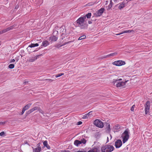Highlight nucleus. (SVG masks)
<instances>
[{
    "mask_svg": "<svg viewBox=\"0 0 152 152\" xmlns=\"http://www.w3.org/2000/svg\"><path fill=\"white\" fill-rule=\"evenodd\" d=\"M76 25L82 29H84L87 27L88 25L87 20H85V17H81L78 18L75 22Z\"/></svg>",
    "mask_w": 152,
    "mask_h": 152,
    "instance_id": "obj_1",
    "label": "nucleus"
},
{
    "mask_svg": "<svg viewBox=\"0 0 152 152\" xmlns=\"http://www.w3.org/2000/svg\"><path fill=\"white\" fill-rule=\"evenodd\" d=\"M122 79H114L113 80V83L114 84H116L117 87L123 88L125 87L126 83L128 81H125V82L121 81Z\"/></svg>",
    "mask_w": 152,
    "mask_h": 152,
    "instance_id": "obj_2",
    "label": "nucleus"
},
{
    "mask_svg": "<svg viewBox=\"0 0 152 152\" xmlns=\"http://www.w3.org/2000/svg\"><path fill=\"white\" fill-rule=\"evenodd\" d=\"M129 130L128 129H126L122 134V137L123 143H125L129 139Z\"/></svg>",
    "mask_w": 152,
    "mask_h": 152,
    "instance_id": "obj_3",
    "label": "nucleus"
},
{
    "mask_svg": "<svg viewBox=\"0 0 152 152\" xmlns=\"http://www.w3.org/2000/svg\"><path fill=\"white\" fill-rule=\"evenodd\" d=\"M114 149V147L111 145H106L102 147L101 152H111Z\"/></svg>",
    "mask_w": 152,
    "mask_h": 152,
    "instance_id": "obj_4",
    "label": "nucleus"
},
{
    "mask_svg": "<svg viewBox=\"0 0 152 152\" xmlns=\"http://www.w3.org/2000/svg\"><path fill=\"white\" fill-rule=\"evenodd\" d=\"M94 124L97 127L102 128L104 126L103 123L100 120L97 119L94 121Z\"/></svg>",
    "mask_w": 152,
    "mask_h": 152,
    "instance_id": "obj_5",
    "label": "nucleus"
},
{
    "mask_svg": "<svg viewBox=\"0 0 152 152\" xmlns=\"http://www.w3.org/2000/svg\"><path fill=\"white\" fill-rule=\"evenodd\" d=\"M145 114H147L149 112L150 108V102L149 101H147L144 105Z\"/></svg>",
    "mask_w": 152,
    "mask_h": 152,
    "instance_id": "obj_6",
    "label": "nucleus"
},
{
    "mask_svg": "<svg viewBox=\"0 0 152 152\" xmlns=\"http://www.w3.org/2000/svg\"><path fill=\"white\" fill-rule=\"evenodd\" d=\"M104 10V8H101L98 11L94 13L95 15L97 17L100 16L103 14Z\"/></svg>",
    "mask_w": 152,
    "mask_h": 152,
    "instance_id": "obj_7",
    "label": "nucleus"
},
{
    "mask_svg": "<svg viewBox=\"0 0 152 152\" xmlns=\"http://www.w3.org/2000/svg\"><path fill=\"white\" fill-rule=\"evenodd\" d=\"M125 64L124 61L121 60H118L114 61L113 63V65L117 66H121L124 65Z\"/></svg>",
    "mask_w": 152,
    "mask_h": 152,
    "instance_id": "obj_8",
    "label": "nucleus"
},
{
    "mask_svg": "<svg viewBox=\"0 0 152 152\" xmlns=\"http://www.w3.org/2000/svg\"><path fill=\"white\" fill-rule=\"evenodd\" d=\"M122 145V142L120 140H118L115 142V146L116 148H120Z\"/></svg>",
    "mask_w": 152,
    "mask_h": 152,
    "instance_id": "obj_9",
    "label": "nucleus"
},
{
    "mask_svg": "<svg viewBox=\"0 0 152 152\" xmlns=\"http://www.w3.org/2000/svg\"><path fill=\"white\" fill-rule=\"evenodd\" d=\"M13 26H11L10 27H9L6 28H5L2 30L0 31V34H2L4 33L7 32L11 30H12L13 28Z\"/></svg>",
    "mask_w": 152,
    "mask_h": 152,
    "instance_id": "obj_10",
    "label": "nucleus"
},
{
    "mask_svg": "<svg viewBox=\"0 0 152 152\" xmlns=\"http://www.w3.org/2000/svg\"><path fill=\"white\" fill-rule=\"evenodd\" d=\"M87 152H99V148L98 146H94Z\"/></svg>",
    "mask_w": 152,
    "mask_h": 152,
    "instance_id": "obj_11",
    "label": "nucleus"
},
{
    "mask_svg": "<svg viewBox=\"0 0 152 152\" xmlns=\"http://www.w3.org/2000/svg\"><path fill=\"white\" fill-rule=\"evenodd\" d=\"M58 36L53 35L49 37V40L51 42L56 41L58 39Z\"/></svg>",
    "mask_w": 152,
    "mask_h": 152,
    "instance_id": "obj_12",
    "label": "nucleus"
},
{
    "mask_svg": "<svg viewBox=\"0 0 152 152\" xmlns=\"http://www.w3.org/2000/svg\"><path fill=\"white\" fill-rule=\"evenodd\" d=\"M38 108H39V107H34V108H33L31 109L30 110H29L28 111V113L30 114V113H31L32 112H33L35 110H38Z\"/></svg>",
    "mask_w": 152,
    "mask_h": 152,
    "instance_id": "obj_13",
    "label": "nucleus"
},
{
    "mask_svg": "<svg viewBox=\"0 0 152 152\" xmlns=\"http://www.w3.org/2000/svg\"><path fill=\"white\" fill-rule=\"evenodd\" d=\"M43 144L44 147H45L48 149H50V147L48 144L47 141L45 140L43 142Z\"/></svg>",
    "mask_w": 152,
    "mask_h": 152,
    "instance_id": "obj_14",
    "label": "nucleus"
},
{
    "mask_svg": "<svg viewBox=\"0 0 152 152\" xmlns=\"http://www.w3.org/2000/svg\"><path fill=\"white\" fill-rule=\"evenodd\" d=\"M49 43L48 41L45 40L42 42V46L45 47L48 46L49 45Z\"/></svg>",
    "mask_w": 152,
    "mask_h": 152,
    "instance_id": "obj_15",
    "label": "nucleus"
},
{
    "mask_svg": "<svg viewBox=\"0 0 152 152\" xmlns=\"http://www.w3.org/2000/svg\"><path fill=\"white\" fill-rule=\"evenodd\" d=\"M118 54V53L114 52V53H111L110 54L107 55L105 57H113L114 56Z\"/></svg>",
    "mask_w": 152,
    "mask_h": 152,
    "instance_id": "obj_16",
    "label": "nucleus"
},
{
    "mask_svg": "<svg viewBox=\"0 0 152 152\" xmlns=\"http://www.w3.org/2000/svg\"><path fill=\"white\" fill-rule=\"evenodd\" d=\"M33 149V152H40L41 151V148H34L33 147H32Z\"/></svg>",
    "mask_w": 152,
    "mask_h": 152,
    "instance_id": "obj_17",
    "label": "nucleus"
},
{
    "mask_svg": "<svg viewBox=\"0 0 152 152\" xmlns=\"http://www.w3.org/2000/svg\"><path fill=\"white\" fill-rule=\"evenodd\" d=\"M37 59V56L31 57L29 58V61L30 62H33L36 60Z\"/></svg>",
    "mask_w": 152,
    "mask_h": 152,
    "instance_id": "obj_18",
    "label": "nucleus"
},
{
    "mask_svg": "<svg viewBox=\"0 0 152 152\" xmlns=\"http://www.w3.org/2000/svg\"><path fill=\"white\" fill-rule=\"evenodd\" d=\"M81 144V142L80 141L77 140H75L74 142V145L77 146H78V145Z\"/></svg>",
    "mask_w": 152,
    "mask_h": 152,
    "instance_id": "obj_19",
    "label": "nucleus"
},
{
    "mask_svg": "<svg viewBox=\"0 0 152 152\" xmlns=\"http://www.w3.org/2000/svg\"><path fill=\"white\" fill-rule=\"evenodd\" d=\"M91 13H88V14H86L84 16H83V17H85V20H86V18H89L91 17Z\"/></svg>",
    "mask_w": 152,
    "mask_h": 152,
    "instance_id": "obj_20",
    "label": "nucleus"
},
{
    "mask_svg": "<svg viewBox=\"0 0 152 152\" xmlns=\"http://www.w3.org/2000/svg\"><path fill=\"white\" fill-rule=\"evenodd\" d=\"M39 46V44L38 43H35V44H32L31 43V45H29L28 46V47H30L31 48H32L33 47H37Z\"/></svg>",
    "mask_w": 152,
    "mask_h": 152,
    "instance_id": "obj_21",
    "label": "nucleus"
},
{
    "mask_svg": "<svg viewBox=\"0 0 152 152\" xmlns=\"http://www.w3.org/2000/svg\"><path fill=\"white\" fill-rule=\"evenodd\" d=\"M132 30H127V31H122V32H121L120 33L118 34H117V35H121V34H124V33H130V32H132Z\"/></svg>",
    "mask_w": 152,
    "mask_h": 152,
    "instance_id": "obj_22",
    "label": "nucleus"
},
{
    "mask_svg": "<svg viewBox=\"0 0 152 152\" xmlns=\"http://www.w3.org/2000/svg\"><path fill=\"white\" fill-rule=\"evenodd\" d=\"M31 105V104L29 103L24 106L23 109L24 110L25 109V111L28 109L30 107Z\"/></svg>",
    "mask_w": 152,
    "mask_h": 152,
    "instance_id": "obj_23",
    "label": "nucleus"
},
{
    "mask_svg": "<svg viewBox=\"0 0 152 152\" xmlns=\"http://www.w3.org/2000/svg\"><path fill=\"white\" fill-rule=\"evenodd\" d=\"M125 7V4L124 2H122L120 3L118 7V8L120 9H121Z\"/></svg>",
    "mask_w": 152,
    "mask_h": 152,
    "instance_id": "obj_24",
    "label": "nucleus"
},
{
    "mask_svg": "<svg viewBox=\"0 0 152 152\" xmlns=\"http://www.w3.org/2000/svg\"><path fill=\"white\" fill-rule=\"evenodd\" d=\"M114 128L115 129H117L118 131L120 130L121 129L120 127V126L118 125H116L115 126Z\"/></svg>",
    "mask_w": 152,
    "mask_h": 152,
    "instance_id": "obj_25",
    "label": "nucleus"
},
{
    "mask_svg": "<svg viewBox=\"0 0 152 152\" xmlns=\"http://www.w3.org/2000/svg\"><path fill=\"white\" fill-rule=\"evenodd\" d=\"M86 37V36L85 35H83L80 37L78 39V40H81L85 39Z\"/></svg>",
    "mask_w": 152,
    "mask_h": 152,
    "instance_id": "obj_26",
    "label": "nucleus"
},
{
    "mask_svg": "<svg viewBox=\"0 0 152 152\" xmlns=\"http://www.w3.org/2000/svg\"><path fill=\"white\" fill-rule=\"evenodd\" d=\"M60 32L62 33V34H64V31L65 32V30L64 29V28H63L62 27H61L60 28Z\"/></svg>",
    "mask_w": 152,
    "mask_h": 152,
    "instance_id": "obj_27",
    "label": "nucleus"
},
{
    "mask_svg": "<svg viewBox=\"0 0 152 152\" xmlns=\"http://www.w3.org/2000/svg\"><path fill=\"white\" fill-rule=\"evenodd\" d=\"M64 73H60L56 75H55V77L56 78H57V77H60L62 75H64Z\"/></svg>",
    "mask_w": 152,
    "mask_h": 152,
    "instance_id": "obj_28",
    "label": "nucleus"
},
{
    "mask_svg": "<svg viewBox=\"0 0 152 152\" xmlns=\"http://www.w3.org/2000/svg\"><path fill=\"white\" fill-rule=\"evenodd\" d=\"M58 32L57 31L55 30L53 31V35L58 36Z\"/></svg>",
    "mask_w": 152,
    "mask_h": 152,
    "instance_id": "obj_29",
    "label": "nucleus"
},
{
    "mask_svg": "<svg viewBox=\"0 0 152 152\" xmlns=\"http://www.w3.org/2000/svg\"><path fill=\"white\" fill-rule=\"evenodd\" d=\"M15 65L13 64H10L9 66L8 67L10 69H12L14 67Z\"/></svg>",
    "mask_w": 152,
    "mask_h": 152,
    "instance_id": "obj_30",
    "label": "nucleus"
},
{
    "mask_svg": "<svg viewBox=\"0 0 152 152\" xmlns=\"http://www.w3.org/2000/svg\"><path fill=\"white\" fill-rule=\"evenodd\" d=\"M89 116L88 115V114L87 113L85 115H84L83 117V119H86L88 118V117Z\"/></svg>",
    "mask_w": 152,
    "mask_h": 152,
    "instance_id": "obj_31",
    "label": "nucleus"
},
{
    "mask_svg": "<svg viewBox=\"0 0 152 152\" xmlns=\"http://www.w3.org/2000/svg\"><path fill=\"white\" fill-rule=\"evenodd\" d=\"M80 142H81V144L82 143H83L84 144H85L86 142V140L84 139H83L81 141H80Z\"/></svg>",
    "mask_w": 152,
    "mask_h": 152,
    "instance_id": "obj_32",
    "label": "nucleus"
},
{
    "mask_svg": "<svg viewBox=\"0 0 152 152\" xmlns=\"http://www.w3.org/2000/svg\"><path fill=\"white\" fill-rule=\"evenodd\" d=\"M135 106L134 104L133 105L132 107L131 108V110L132 111H134V108L135 107Z\"/></svg>",
    "mask_w": 152,
    "mask_h": 152,
    "instance_id": "obj_33",
    "label": "nucleus"
},
{
    "mask_svg": "<svg viewBox=\"0 0 152 152\" xmlns=\"http://www.w3.org/2000/svg\"><path fill=\"white\" fill-rule=\"evenodd\" d=\"M38 111H39L40 113H41L43 114L44 113V112L41 109L39 108L38 109Z\"/></svg>",
    "mask_w": 152,
    "mask_h": 152,
    "instance_id": "obj_34",
    "label": "nucleus"
},
{
    "mask_svg": "<svg viewBox=\"0 0 152 152\" xmlns=\"http://www.w3.org/2000/svg\"><path fill=\"white\" fill-rule=\"evenodd\" d=\"M112 1H113V0H111L110 1V7H111L112 5H113V2H112Z\"/></svg>",
    "mask_w": 152,
    "mask_h": 152,
    "instance_id": "obj_35",
    "label": "nucleus"
},
{
    "mask_svg": "<svg viewBox=\"0 0 152 152\" xmlns=\"http://www.w3.org/2000/svg\"><path fill=\"white\" fill-rule=\"evenodd\" d=\"M37 148H41V147L40 146V143H38V144H37Z\"/></svg>",
    "mask_w": 152,
    "mask_h": 152,
    "instance_id": "obj_36",
    "label": "nucleus"
},
{
    "mask_svg": "<svg viewBox=\"0 0 152 152\" xmlns=\"http://www.w3.org/2000/svg\"><path fill=\"white\" fill-rule=\"evenodd\" d=\"M107 130L108 131H110V125L108 124V126H107Z\"/></svg>",
    "mask_w": 152,
    "mask_h": 152,
    "instance_id": "obj_37",
    "label": "nucleus"
},
{
    "mask_svg": "<svg viewBox=\"0 0 152 152\" xmlns=\"http://www.w3.org/2000/svg\"><path fill=\"white\" fill-rule=\"evenodd\" d=\"M94 3H93L92 2H91L90 3H88L87 5L88 6H92V5H93L94 4Z\"/></svg>",
    "mask_w": 152,
    "mask_h": 152,
    "instance_id": "obj_38",
    "label": "nucleus"
},
{
    "mask_svg": "<svg viewBox=\"0 0 152 152\" xmlns=\"http://www.w3.org/2000/svg\"><path fill=\"white\" fill-rule=\"evenodd\" d=\"M15 61V59H11L10 61V63H13V62H14Z\"/></svg>",
    "mask_w": 152,
    "mask_h": 152,
    "instance_id": "obj_39",
    "label": "nucleus"
},
{
    "mask_svg": "<svg viewBox=\"0 0 152 152\" xmlns=\"http://www.w3.org/2000/svg\"><path fill=\"white\" fill-rule=\"evenodd\" d=\"M6 123V121L1 122L0 124H4Z\"/></svg>",
    "mask_w": 152,
    "mask_h": 152,
    "instance_id": "obj_40",
    "label": "nucleus"
},
{
    "mask_svg": "<svg viewBox=\"0 0 152 152\" xmlns=\"http://www.w3.org/2000/svg\"><path fill=\"white\" fill-rule=\"evenodd\" d=\"M4 132H1L0 133V135L1 136H2L3 135H4Z\"/></svg>",
    "mask_w": 152,
    "mask_h": 152,
    "instance_id": "obj_41",
    "label": "nucleus"
},
{
    "mask_svg": "<svg viewBox=\"0 0 152 152\" xmlns=\"http://www.w3.org/2000/svg\"><path fill=\"white\" fill-rule=\"evenodd\" d=\"M25 111V109L24 110L23 109L21 113V115H23Z\"/></svg>",
    "mask_w": 152,
    "mask_h": 152,
    "instance_id": "obj_42",
    "label": "nucleus"
},
{
    "mask_svg": "<svg viewBox=\"0 0 152 152\" xmlns=\"http://www.w3.org/2000/svg\"><path fill=\"white\" fill-rule=\"evenodd\" d=\"M46 80H47V81H51V82H52L53 81V80H52L51 79H46Z\"/></svg>",
    "mask_w": 152,
    "mask_h": 152,
    "instance_id": "obj_43",
    "label": "nucleus"
},
{
    "mask_svg": "<svg viewBox=\"0 0 152 152\" xmlns=\"http://www.w3.org/2000/svg\"><path fill=\"white\" fill-rule=\"evenodd\" d=\"M82 123V122L81 121H79V122H78L77 124L78 125H80Z\"/></svg>",
    "mask_w": 152,
    "mask_h": 152,
    "instance_id": "obj_44",
    "label": "nucleus"
},
{
    "mask_svg": "<svg viewBox=\"0 0 152 152\" xmlns=\"http://www.w3.org/2000/svg\"><path fill=\"white\" fill-rule=\"evenodd\" d=\"M92 113V111H91V112H89L88 113H87V114H88V115L89 116L91 115Z\"/></svg>",
    "mask_w": 152,
    "mask_h": 152,
    "instance_id": "obj_45",
    "label": "nucleus"
},
{
    "mask_svg": "<svg viewBox=\"0 0 152 152\" xmlns=\"http://www.w3.org/2000/svg\"><path fill=\"white\" fill-rule=\"evenodd\" d=\"M19 7V6L18 5H17L15 7V9H18V8Z\"/></svg>",
    "mask_w": 152,
    "mask_h": 152,
    "instance_id": "obj_46",
    "label": "nucleus"
},
{
    "mask_svg": "<svg viewBox=\"0 0 152 152\" xmlns=\"http://www.w3.org/2000/svg\"><path fill=\"white\" fill-rule=\"evenodd\" d=\"M115 3H116L117 2L118 0H113Z\"/></svg>",
    "mask_w": 152,
    "mask_h": 152,
    "instance_id": "obj_47",
    "label": "nucleus"
},
{
    "mask_svg": "<svg viewBox=\"0 0 152 152\" xmlns=\"http://www.w3.org/2000/svg\"><path fill=\"white\" fill-rule=\"evenodd\" d=\"M92 23V22L90 21H88V23L89 24H91Z\"/></svg>",
    "mask_w": 152,
    "mask_h": 152,
    "instance_id": "obj_48",
    "label": "nucleus"
},
{
    "mask_svg": "<svg viewBox=\"0 0 152 152\" xmlns=\"http://www.w3.org/2000/svg\"><path fill=\"white\" fill-rule=\"evenodd\" d=\"M108 7L109 9L111 8V7H110V4H109V5L108 6Z\"/></svg>",
    "mask_w": 152,
    "mask_h": 152,
    "instance_id": "obj_49",
    "label": "nucleus"
},
{
    "mask_svg": "<svg viewBox=\"0 0 152 152\" xmlns=\"http://www.w3.org/2000/svg\"><path fill=\"white\" fill-rule=\"evenodd\" d=\"M25 144H27L28 145V144L27 142H25Z\"/></svg>",
    "mask_w": 152,
    "mask_h": 152,
    "instance_id": "obj_50",
    "label": "nucleus"
},
{
    "mask_svg": "<svg viewBox=\"0 0 152 152\" xmlns=\"http://www.w3.org/2000/svg\"><path fill=\"white\" fill-rule=\"evenodd\" d=\"M15 60H16L17 61H18V59H15Z\"/></svg>",
    "mask_w": 152,
    "mask_h": 152,
    "instance_id": "obj_51",
    "label": "nucleus"
},
{
    "mask_svg": "<svg viewBox=\"0 0 152 152\" xmlns=\"http://www.w3.org/2000/svg\"><path fill=\"white\" fill-rule=\"evenodd\" d=\"M107 139H108V137H107Z\"/></svg>",
    "mask_w": 152,
    "mask_h": 152,
    "instance_id": "obj_52",
    "label": "nucleus"
}]
</instances>
